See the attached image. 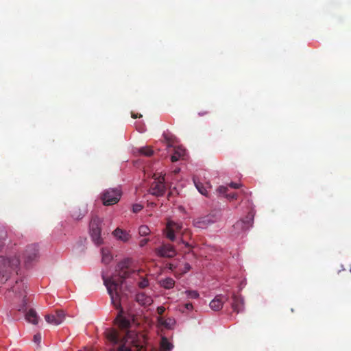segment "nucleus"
Masks as SVG:
<instances>
[{
  "instance_id": "nucleus-1",
  "label": "nucleus",
  "mask_w": 351,
  "mask_h": 351,
  "mask_svg": "<svg viewBox=\"0 0 351 351\" xmlns=\"http://www.w3.org/2000/svg\"><path fill=\"white\" fill-rule=\"evenodd\" d=\"M118 326L123 330L121 333L113 328L106 329L105 337L111 346L112 351H132V343H134L133 333L128 330L130 326V322L125 317L119 315L116 319Z\"/></svg>"
},
{
  "instance_id": "nucleus-2",
  "label": "nucleus",
  "mask_w": 351,
  "mask_h": 351,
  "mask_svg": "<svg viewBox=\"0 0 351 351\" xmlns=\"http://www.w3.org/2000/svg\"><path fill=\"white\" fill-rule=\"evenodd\" d=\"M132 260L125 258L119 262L117 267V272L119 278L114 277L106 278L103 276L104 283L107 288L110 296L112 304L118 308L120 306V299L122 290V285L125 278H128L134 271L131 268Z\"/></svg>"
},
{
  "instance_id": "nucleus-3",
  "label": "nucleus",
  "mask_w": 351,
  "mask_h": 351,
  "mask_svg": "<svg viewBox=\"0 0 351 351\" xmlns=\"http://www.w3.org/2000/svg\"><path fill=\"white\" fill-rule=\"evenodd\" d=\"M20 261L16 256L5 258L0 256V277L3 282H6L11 276L16 273L19 266Z\"/></svg>"
},
{
  "instance_id": "nucleus-4",
  "label": "nucleus",
  "mask_w": 351,
  "mask_h": 351,
  "mask_svg": "<svg viewBox=\"0 0 351 351\" xmlns=\"http://www.w3.org/2000/svg\"><path fill=\"white\" fill-rule=\"evenodd\" d=\"M221 215L219 211H213L210 213L197 217L193 220L195 227L205 229L209 226L219 221L221 219Z\"/></svg>"
},
{
  "instance_id": "nucleus-5",
  "label": "nucleus",
  "mask_w": 351,
  "mask_h": 351,
  "mask_svg": "<svg viewBox=\"0 0 351 351\" xmlns=\"http://www.w3.org/2000/svg\"><path fill=\"white\" fill-rule=\"evenodd\" d=\"M122 192L119 188H110L105 190L101 195V199L105 206L117 204L121 199Z\"/></svg>"
},
{
  "instance_id": "nucleus-6",
  "label": "nucleus",
  "mask_w": 351,
  "mask_h": 351,
  "mask_svg": "<svg viewBox=\"0 0 351 351\" xmlns=\"http://www.w3.org/2000/svg\"><path fill=\"white\" fill-rule=\"evenodd\" d=\"M165 176H159L154 178V182L151 184L149 192L154 196H162L165 193Z\"/></svg>"
},
{
  "instance_id": "nucleus-7",
  "label": "nucleus",
  "mask_w": 351,
  "mask_h": 351,
  "mask_svg": "<svg viewBox=\"0 0 351 351\" xmlns=\"http://www.w3.org/2000/svg\"><path fill=\"white\" fill-rule=\"evenodd\" d=\"M155 252L157 256L164 258H173L176 255L174 247L169 243H162L161 246L156 248Z\"/></svg>"
},
{
  "instance_id": "nucleus-8",
  "label": "nucleus",
  "mask_w": 351,
  "mask_h": 351,
  "mask_svg": "<svg viewBox=\"0 0 351 351\" xmlns=\"http://www.w3.org/2000/svg\"><path fill=\"white\" fill-rule=\"evenodd\" d=\"M38 254V247L36 244H32L27 247L24 254V262L27 266L30 265L34 261H35Z\"/></svg>"
},
{
  "instance_id": "nucleus-9",
  "label": "nucleus",
  "mask_w": 351,
  "mask_h": 351,
  "mask_svg": "<svg viewBox=\"0 0 351 351\" xmlns=\"http://www.w3.org/2000/svg\"><path fill=\"white\" fill-rule=\"evenodd\" d=\"M254 221V215L249 213L247 216L234 224L233 228L239 232L240 231H245L252 226Z\"/></svg>"
},
{
  "instance_id": "nucleus-10",
  "label": "nucleus",
  "mask_w": 351,
  "mask_h": 351,
  "mask_svg": "<svg viewBox=\"0 0 351 351\" xmlns=\"http://www.w3.org/2000/svg\"><path fill=\"white\" fill-rule=\"evenodd\" d=\"M45 318L47 323L58 326L64 320L65 313L62 310H57L53 313L46 315Z\"/></svg>"
},
{
  "instance_id": "nucleus-11",
  "label": "nucleus",
  "mask_w": 351,
  "mask_h": 351,
  "mask_svg": "<svg viewBox=\"0 0 351 351\" xmlns=\"http://www.w3.org/2000/svg\"><path fill=\"white\" fill-rule=\"evenodd\" d=\"M181 229V224L176 223L173 221H168L165 228L166 237L169 239L170 241H173L176 239V232H180Z\"/></svg>"
},
{
  "instance_id": "nucleus-12",
  "label": "nucleus",
  "mask_w": 351,
  "mask_h": 351,
  "mask_svg": "<svg viewBox=\"0 0 351 351\" xmlns=\"http://www.w3.org/2000/svg\"><path fill=\"white\" fill-rule=\"evenodd\" d=\"M228 297L225 295H217L215 298L210 302V307L215 311H218L223 308L224 302L228 301Z\"/></svg>"
},
{
  "instance_id": "nucleus-13",
  "label": "nucleus",
  "mask_w": 351,
  "mask_h": 351,
  "mask_svg": "<svg viewBox=\"0 0 351 351\" xmlns=\"http://www.w3.org/2000/svg\"><path fill=\"white\" fill-rule=\"evenodd\" d=\"M112 234L117 239L123 242H128L131 238L130 234L127 231L119 228H117L112 232Z\"/></svg>"
},
{
  "instance_id": "nucleus-14",
  "label": "nucleus",
  "mask_w": 351,
  "mask_h": 351,
  "mask_svg": "<svg viewBox=\"0 0 351 351\" xmlns=\"http://www.w3.org/2000/svg\"><path fill=\"white\" fill-rule=\"evenodd\" d=\"M244 307V301L243 299L239 295H232V308L234 311L237 313H239L243 310Z\"/></svg>"
},
{
  "instance_id": "nucleus-15",
  "label": "nucleus",
  "mask_w": 351,
  "mask_h": 351,
  "mask_svg": "<svg viewBox=\"0 0 351 351\" xmlns=\"http://www.w3.org/2000/svg\"><path fill=\"white\" fill-rule=\"evenodd\" d=\"M101 226L90 231L91 239L94 243L97 245H100L103 243V239L101 237Z\"/></svg>"
},
{
  "instance_id": "nucleus-16",
  "label": "nucleus",
  "mask_w": 351,
  "mask_h": 351,
  "mask_svg": "<svg viewBox=\"0 0 351 351\" xmlns=\"http://www.w3.org/2000/svg\"><path fill=\"white\" fill-rule=\"evenodd\" d=\"M136 300L141 305H149L152 302V299L144 293H138L136 294Z\"/></svg>"
},
{
  "instance_id": "nucleus-17",
  "label": "nucleus",
  "mask_w": 351,
  "mask_h": 351,
  "mask_svg": "<svg viewBox=\"0 0 351 351\" xmlns=\"http://www.w3.org/2000/svg\"><path fill=\"white\" fill-rule=\"evenodd\" d=\"M186 150L180 147H176L174 149V152L171 157V160L173 162H177L185 155Z\"/></svg>"
},
{
  "instance_id": "nucleus-18",
  "label": "nucleus",
  "mask_w": 351,
  "mask_h": 351,
  "mask_svg": "<svg viewBox=\"0 0 351 351\" xmlns=\"http://www.w3.org/2000/svg\"><path fill=\"white\" fill-rule=\"evenodd\" d=\"M25 319L33 324H37L38 322V316L35 310L30 308L25 313Z\"/></svg>"
},
{
  "instance_id": "nucleus-19",
  "label": "nucleus",
  "mask_w": 351,
  "mask_h": 351,
  "mask_svg": "<svg viewBox=\"0 0 351 351\" xmlns=\"http://www.w3.org/2000/svg\"><path fill=\"white\" fill-rule=\"evenodd\" d=\"M101 256H102V258H101L102 263H104V264H106V265L110 263V261L112 260V256L109 249L102 248L101 250Z\"/></svg>"
},
{
  "instance_id": "nucleus-20",
  "label": "nucleus",
  "mask_w": 351,
  "mask_h": 351,
  "mask_svg": "<svg viewBox=\"0 0 351 351\" xmlns=\"http://www.w3.org/2000/svg\"><path fill=\"white\" fill-rule=\"evenodd\" d=\"M160 285L166 289H172L175 285V280L171 278H166L160 280Z\"/></svg>"
},
{
  "instance_id": "nucleus-21",
  "label": "nucleus",
  "mask_w": 351,
  "mask_h": 351,
  "mask_svg": "<svg viewBox=\"0 0 351 351\" xmlns=\"http://www.w3.org/2000/svg\"><path fill=\"white\" fill-rule=\"evenodd\" d=\"M102 220L97 216H93L90 221L89 228L90 231L93 229H97L101 226Z\"/></svg>"
},
{
  "instance_id": "nucleus-22",
  "label": "nucleus",
  "mask_w": 351,
  "mask_h": 351,
  "mask_svg": "<svg viewBox=\"0 0 351 351\" xmlns=\"http://www.w3.org/2000/svg\"><path fill=\"white\" fill-rule=\"evenodd\" d=\"M193 182L195 187L198 191L203 195L208 196L207 187L204 186L202 182L197 180L195 178H193Z\"/></svg>"
},
{
  "instance_id": "nucleus-23",
  "label": "nucleus",
  "mask_w": 351,
  "mask_h": 351,
  "mask_svg": "<svg viewBox=\"0 0 351 351\" xmlns=\"http://www.w3.org/2000/svg\"><path fill=\"white\" fill-rule=\"evenodd\" d=\"M86 213V210L83 209L81 210L80 208H74L72 211V217L76 220L82 219Z\"/></svg>"
},
{
  "instance_id": "nucleus-24",
  "label": "nucleus",
  "mask_w": 351,
  "mask_h": 351,
  "mask_svg": "<svg viewBox=\"0 0 351 351\" xmlns=\"http://www.w3.org/2000/svg\"><path fill=\"white\" fill-rule=\"evenodd\" d=\"M160 346L162 351H171L173 348V345L165 337L162 338Z\"/></svg>"
},
{
  "instance_id": "nucleus-25",
  "label": "nucleus",
  "mask_w": 351,
  "mask_h": 351,
  "mask_svg": "<svg viewBox=\"0 0 351 351\" xmlns=\"http://www.w3.org/2000/svg\"><path fill=\"white\" fill-rule=\"evenodd\" d=\"M175 324L176 320L173 318L169 317L165 319V321H164L163 327H165L167 329H171L173 328Z\"/></svg>"
},
{
  "instance_id": "nucleus-26",
  "label": "nucleus",
  "mask_w": 351,
  "mask_h": 351,
  "mask_svg": "<svg viewBox=\"0 0 351 351\" xmlns=\"http://www.w3.org/2000/svg\"><path fill=\"white\" fill-rule=\"evenodd\" d=\"M139 153L146 156H150L153 154L154 151L149 147H144L139 149Z\"/></svg>"
},
{
  "instance_id": "nucleus-27",
  "label": "nucleus",
  "mask_w": 351,
  "mask_h": 351,
  "mask_svg": "<svg viewBox=\"0 0 351 351\" xmlns=\"http://www.w3.org/2000/svg\"><path fill=\"white\" fill-rule=\"evenodd\" d=\"M138 232L141 236L145 237L149 234L150 230L148 226L143 225L139 227Z\"/></svg>"
},
{
  "instance_id": "nucleus-28",
  "label": "nucleus",
  "mask_w": 351,
  "mask_h": 351,
  "mask_svg": "<svg viewBox=\"0 0 351 351\" xmlns=\"http://www.w3.org/2000/svg\"><path fill=\"white\" fill-rule=\"evenodd\" d=\"M163 136L168 144V147H171L174 143L175 137L173 135H169L167 134H163Z\"/></svg>"
},
{
  "instance_id": "nucleus-29",
  "label": "nucleus",
  "mask_w": 351,
  "mask_h": 351,
  "mask_svg": "<svg viewBox=\"0 0 351 351\" xmlns=\"http://www.w3.org/2000/svg\"><path fill=\"white\" fill-rule=\"evenodd\" d=\"M185 293L186 294L187 297L194 299L199 298V295L197 291H186Z\"/></svg>"
},
{
  "instance_id": "nucleus-30",
  "label": "nucleus",
  "mask_w": 351,
  "mask_h": 351,
  "mask_svg": "<svg viewBox=\"0 0 351 351\" xmlns=\"http://www.w3.org/2000/svg\"><path fill=\"white\" fill-rule=\"evenodd\" d=\"M228 187L226 186H220L218 189H217V191L219 192V194H221V195H223L226 196V193L228 191Z\"/></svg>"
},
{
  "instance_id": "nucleus-31",
  "label": "nucleus",
  "mask_w": 351,
  "mask_h": 351,
  "mask_svg": "<svg viewBox=\"0 0 351 351\" xmlns=\"http://www.w3.org/2000/svg\"><path fill=\"white\" fill-rule=\"evenodd\" d=\"M149 285L148 280L146 278H143L141 281L138 282V286L141 288H145Z\"/></svg>"
},
{
  "instance_id": "nucleus-32",
  "label": "nucleus",
  "mask_w": 351,
  "mask_h": 351,
  "mask_svg": "<svg viewBox=\"0 0 351 351\" xmlns=\"http://www.w3.org/2000/svg\"><path fill=\"white\" fill-rule=\"evenodd\" d=\"M143 206L138 204H136L133 205L132 210L134 213H137L140 212L143 209Z\"/></svg>"
},
{
  "instance_id": "nucleus-33",
  "label": "nucleus",
  "mask_w": 351,
  "mask_h": 351,
  "mask_svg": "<svg viewBox=\"0 0 351 351\" xmlns=\"http://www.w3.org/2000/svg\"><path fill=\"white\" fill-rule=\"evenodd\" d=\"M41 335L40 333H38V334H36L34 336V343H36V344L39 345L41 342Z\"/></svg>"
},
{
  "instance_id": "nucleus-34",
  "label": "nucleus",
  "mask_w": 351,
  "mask_h": 351,
  "mask_svg": "<svg viewBox=\"0 0 351 351\" xmlns=\"http://www.w3.org/2000/svg\"><path fill=\"white\" fill-rule=\"evenodd\" d=\"M157 313L160 315H162L165 311V308L162 306H158L156 309Z\"/></svg>"
},
{
  "instance_id": "nucleus-35",
  "label": "nucleus",
  "mask_w": 351,
  "mask_h": 351,
  "mask_svg": "<svg viewBox=\"0 0 351 351\" xmlns=\"http://www.w3.org/2000/svg\"><path fill=\"white\" fill-rule=\"evenodd\" d=\"M164 321H165V319H164L161 316H159L158 318H157V322L158 323L159 325L163 326H164Z\"/></svg>"
},
{
  "instance_id": "nucleus-36",
  "label": "nucleus",
  "mask_w": 351,
  "mask_h": 351,
  "mask_svg": "<svg viewBox=\"0 0 351 351\" xmlns=\"http://www.w3.org/2000/svg\"><path fill=\"white\" fill-rule=\"evenodd\" d=\"M226 197L228 199H237V194L235 193L226 195Z\"/></svg>"
},
{
  "instance_id": "nucleus-37",
  "label": "nucleus",
  "mask_w": 351,
  "mask_h": 351,
  "mask_svg": "<svg viewBox=\"0 0 351 351\" xmlns=\"http://www.w3.org/2000/svg\"><path fill=\"white\" fill-rule=\"evenodd\" d=\"M149 241V239H142L140 243H139V245L141 247H143L145 246Z\"/></svg>"
},
{
  "instance_id": "nucleus-38",
  "label": "nucleus",
  "mask_w": 351,
  "mask_h": 351,
  "mask_svg": "<svg viewBox=\"0 0 351 351\" xmlns=\"http://www.w3.org/2000/svg\"><path fill=\"white\" fill-rule=\"evenodd\" d=\"M230 186L233 188V189H239V186H240V184H239L237 183H234V182H231L230 184Z\"/></svg>"
},
{
  "instance_id": "nucleus-39",
  "label": "nucleus",
  "mask_w": 351,
  "mask_h": 351,
  "mask_svg": "<svg viewBox=\"0 0 351 351\" xmlns=\"http://www.w3.org/2000/svg\"><path fill=\"white\" fill-rule=\"evenodd\" d=\"M191 269V265L189 263H186L184 265V272H187Z\"/></svg>"
},
{
  "instance_id": "nucleus-40",
  "label": "nucleus",
  "mask_w": 351,
  "mask_h": 351,
  "mask_svg": "<svg viewBox=\"0 0 351 351\" xmlns=\"http://www.w3.org/2000/svg\"><path fill=\"white\" fill-rule=\"evenodd\" d=\"M185 308L187 310H191V309H193V304L191 303H186L185 304Z\"/></svg>"
},
{
  "instance_id": "nucleus-41",
  "label": "nucleus",
  "mask_w": 351,
  "mask_h": 351,
  "mask_svg": "<svg viewBox=\"0 0 351 351\" xmlns=\"http://www.w3.org/2000/svg\"><path fill=\"white\" fill-rule=\"evenodd\" d=\"M141 117V114L139 116H138L137 114H135L134 113H132V117L134 119H136L137 117Z\"/></svg>"
},
{
  "instance_id": "nucleus-42",
  "label": "nucleus",
  "mask_w": 351,
  "mask_h": 351,
  "mask_svg": "<svg viewBox=\"0 0 351 351\" xmlns=\"http://www.w3.org/2000/svg\"><path fill=\"white\" fill-rule=\"evenodd\" d=\"M173 268H174L173 265L171 264L170 266H169V269L173 270Z\"/></svg>"
},
{
  "instance_id": "nucleus-43",
  "label": "nucleus",
  "mask_w": 351,
  "mask_h": 351,
  "mask_svg": "<svg viewBox=\"0 0 351 351\" xmlns=\"http://www.w3.org/2000/svg\"><path fill=\"white\" fill-rule=\"evenodd\" d=\"M178 172H179V170L176 169V173H178Z\"/></svg>"
},
{
  "instance_id": "nucleus-44",
  "label": "nucleus",
  "mask_w": 351,
  "mask_h": 351,
  "mask_svg": "<svg viewBox=\"0 0 351 351\" xmlns=\"http://www.w3.org/2000/svg\"><path fill=\"white\" fill-rule=\"evenodd\" d=\"M178 172H179V170L176 169V173H178Z\"/></svg>"
},
{
  "instance_id": "nucleus-45",
  "label": "nucleus",
  "mask_w": 351,
  "mask_h": 351,
  "mask_svg": "<svg viewBox=\"0 0 351 351\" xmlns=\"http://www.w3.org/2000/svg\"><path fill=\"white\" fill-rule=\"evenodd\" d=\"M178 172H179V170L176 169V173H178Z\"/></svg>"
},
{
  "instance_id": "nucleus-46",
  "label": "nucleus",
  "mask_w": 351,
  "mask_h": 351,
  "mask_svg": "<svg viewBox=\"0 0 351 351\" xmlns=\"http://www.w3.org/2000/svg\"><path fill=\"white\" fill-rule=\"evenodd\" d=\"M350 272H351V267H350Z\"/></svg>"
}]
</instances>
